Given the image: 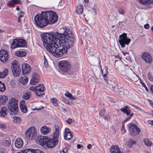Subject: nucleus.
<instances>
[{
	"label": "nucleus",
	"mask_w": 153,
	"mask_h": 153,
	"mask_svg": "<svg viewBox=\"0 0 153 153\" xmlns=\"http://www.w3.org/2000/svg\"><path fill=\"white\" fill-rule=\"evenodd\" d=\"M144 143H152L150 141L149 139L148 138H145L144 140Z\"/></svg>",
	"instance_id": "nucleus-45"
},
{
	"label": "nucleus",
	"mask_w": 153,
	"mask_h": 153,
	"mask_svg": "<svg viewBox=\"0 0 153 153\" xmlns=\"http://www.w3.org/2000/svg\"><path fill=\"white\" fill-rule=\"evenodd\" d=\"M65 96L68 97H69L70 99L75 100L76 98L73 97L72 94L69 92H67L65 94Z\"/></svg>",
	"instance_id": "nucleus-37"
},
{
	"label": "nucleus",
	"mask_w": 153,
	"mask_h": 153,
	"mask_svg": "<svg viewBox=\"0 0 153 153\" xmlns=\"http://www.w3.org/2000/svg\"><path fill=\"white\" fill-rule=\"evenodd\" d=\"M30 89L32 91H35L36 92V86H32L30 87Z\"/></svg>",
	"instance_id": "nucleus-49"
},
{
	"label": "nucleus",
	"mask_w": 153,
	"mask_h": 153,
	"mask_svg": "<svg viewBox=\"0 0 153 153\" xmlns=\"http://www.w3.org/2000/svg\"><path fill=\"white\" fill-rule=\"evenodd\" d=\"M128 129L130 135L133 137L139 135L140 132V128L133 123L128 124Z\"/></svg>",
	"instance_id": "nucleus-9"
},
{
	"label": "nucleus",
	"mask_w": 153,
	"mask_h": 153,
	"mask_svg": "<svg viewBox=\"0 0 153 153\" xmlns=\"http://www.w3.org/2000/svg\"><path fill=\"white\" fill-rule=\"evenodd\" d=\"M109 88L111 89L112 88L115 92L118 93L120 96H122L123 94L124 95H126L129 92L128 90H124L123 88H119L118 86L114 82H112L111 84H109Z\"/></svg>",
	"instance_id": "nucleus-6"
},
{
	"label": "nucleus",
	"mask_w": 153,
	"mask_h": 153,
	"mask_svg": "<svg viewBox=\"0 0 153 153\" xmlns=\"http://www.w3.org/2000/svg\"><path fill=\"white\" fill-rule=\"evenodd\" d=\"M118 12L120 14L123 15L125 14V11L122 9L119 10Z\"/></svg>",
	"instance_id": "nucleus-46"
},
{
	"label": "nucleus",
	"mask_w": 153,
	"mask_h": 153,
	"mask_svg": "<svg viewBox=\"0 0 153 153\" xmlns=\"http://www.w3.org/2000/svg\"><path fill=\"white\" fill-rule=\"evenodd\" d=\"M8 107L10 114H17L18 112V102L15 98H12L10 100Z\"/></svg>",
	"instance_id": "nucleus-5"
},
{
	"label": "nucleus",
	"mask_w": 153,
	"mask_h": 153,
	"mask_svg": "<svg viewBox=\"0 0 153 153\" xmlns=\"http://www.w3.org/2000/svg\"><path fill=\"white\" fill-rule=\"evenodd\" d=\"M105 112V109H103L101 110L100 111L99 114L100 116L103 117L104 116V114Z\"/></svg>",
	"instance_id": "nucleus-44"
},
{
	"label": "nucleus",
	"mask_w": 153,
	"mask_h": 153,
	"mask_svg": "<svg viewBox=\"0 0 153 153\" xmlns=\"http://www.w3.org/2000/svg\"><path fill=\"white\" fill-rule=\"evenodd\" d=\"M18 44L19 47H27V43L26 41L24 39H19Z\"/></svg>",
	"instance_id": "nucleus-20"
},
{
	"label": "nucleus",
	"mask_w": 153,
	"mask_h": 153,
	"mask_svg": "<svg viewBox=\"0 0 153 153\" xmlns=\"http://www.w3.org/2000/svg\"><path fill=\"white\" fill-rule=\"evenodd\" d=\"M73 132H71L70 130L68 128L65 129V134L64 135V139L66 140H70L73 137Z\"/></svg>",
	"instance_id": "nucleus-17"
},
{
	"label": "nucleus",
	"mask_w": 153,
	"mask_h": 153,
	"mask_svg": "<svg viewBox=\"0 0 153 153\" xmlns=\"http://www.w3.org/2000/svg\"><path fill=\"white\" fill-rule=\"evenodd\" d=\"M40 131L42 134L45 135L46 134L49 132V129L46 126L42 127L40 129Z\"/></svg>",
	"instance_id": "nucleus-27"
},
{
	"label": "nucleus",
	"mask_w": 153,
	"mask_h": 153,
	"mask_svg": "<svg viewBox=\"0 0 153 153\" xmlns=\"http://www.w3.org/2000/svg\"><path fill=\"white\" fill-rule=\"evenodd\" d=\"M25 101L24 100H21L19 103V105H20V104H21L22 105H25Z\"/></svg>",
	"instance_id": "nucleus-59"
},
{
	"label": "nucleus",
	"mask_w": 153,
	"mask_h": 153,
	"mask_svg": "<svg viewBox=\"0 0 153 153\" xmlns=\"http://www.w3.org/2000/svg\"><path fill=\"white\" fill-rule=\"evenodd\" d=\"M144 28L145 29H148L149 28V25L148 24H146L144 25Z\"/></svg>",
	"instance_id": "nucleus-57"
},
{
	"label": "nucleus",
	"mask_w": 153,
	"mask_h": 153,
	"mask_svg": "<svg viewBox=\"0 0 153 153\" xmlns=\"http://www.w3.org/2000/svg\"><path fill=\"white\" fill-rule=\"evenodd\" d=\"M66 122L69 124H70L72 123V120L71 118H69L68 120H66Z\"/></svg>",
	"instance_id": "nucleus-50"
},
{
	"label": "nucleus",
	"mask_w": 153,
	"mask_h": 153,
	"mask_svg": "<svg viewBox=\"0 0 153 153\" xmlns=\"http://www.w3.org/2000/svg\"><path fill=\"white\" fill-rule=\"evenodd\" d=\"M148 122L149 124L153 125V120H149L148 121Z\"/></svg>",
	"instance_id": "nucleus-63"
},
{
	"label": "nucleus",
	"mask_w": 153,
	"mask_h": 153,
	"mask_svg": "<svg viewBox=\"0 0 153 153\" xmlns=\"http://www.w3.org/2000/svg\"><path fill=\"white\" fill-rule=\"evenodd\" d=\"M45 90V87L44 85L42 84H39L38 86H36V95L40 97H42L45 95L44 91Z\"/></svg>",
	"instance_id": "nucleus-12"
},
{
	"label": "nucleus",
	"mask_w": 153,
	"mask_h": 153,
	"mask_svg": "<svg viewBox=\"0 0 153 153\" xmlns=\"http://www.w3.org/2000/svg\"><path fill=\"white\" fill-rule=\"evenodd\" d=\"M44 64L46 68H47L48 66V61L44 62Z\"/></svg>",
	"instance_id": "nucleus-60"
},
{
	"label": "nucleus",
	"mask_w": 153,
	"mask_h": 153,
	"mask_svg": "<svg viewBox=\"0 0 153 153\" xmlns=\"http://www.w3.org/2000/svg\"><path fill=\"white\" fill-rule=\"evenodd\" d=\"M6 90V87L4 83L0 81V91L1 92H4Z\"/></svg>",
	"instance_id": "nucleus-35"
},
{
	"label": "nucleus",
	"mask_w": 153,
	"mask_h": 153,
	"mask_svg": "<svg viewBox=\"0 0 153 153\" xmlns=\"http://www.w3.org/2000/svg\"><path fill=\"white\" fill-rule=\"evenodd\" d=\"M40 77L39 74L34 72L33 73L32 77L30 81V84L31 85H35L39 82Z\"/></svg>",
	"instance_id": "nucleus-13"
},
{
	"label": "nucleus",
	"mask_w": 153,
	"mask_h": 153,
	"mask_svg": "<svg viewBox=\"0 0 153 153\" xmlns=\"http://www.w3.org/2000/svg\"><path fill=\"white\" fill-rule=\"evenodd\" d=\"M20 109L21 111L23 113H26L27 111V109L26 105L20 104L19 105Z\"/></svg>",
	"instance_id": "nucleus-32"
},
{
	"label": "nucleus",
	"mask_w": 153,
	"mask_h": 153,
	"mask_svg": "<svg viewBox=\"0 0 153 153\" xmlns=\"http://www.w3.org/2000/svg\"><path fill=\"white\" fill-rule=\"evenodd\" d=\"M12 71L13 75L15 76H18L21 73L20 67L12 69Z\"/></svg>",
	"instance_id": "nucleus-23"
},
{
	"label": "nucleus",
	"mask_w": 153,
	"mask_h": 153,
	"mask_svg": "<svg viewBox=\"0 0 153 153\" xmlns=\"http://www.w3.org/2000/svg\"><path fill=\"white\" fill-rule=\"evenodd\" d=\"M42 146L45 147L46 149L48 148H51L54 146L56 145V144H40Z\"/></svg>",
	"instance_id": "nucleus-34"
},
{
	"label": "nucleus",
	"mask_w": 153,
	"mask_h": 153,
	"mask_svg": "<svg viewBox=\"0 0 153 153\" xmlns=\"http://www.w3.org/2000/svg\"><path fill=\"white\" fill-rule=\"evenodd\" d=\"M2 72H3L4 75V76H5V77L7 75V73L8 72V70L7 68H5L4 70Z\"/></svg>",
	"instance_id": "nucleus-47"
},
{
	"label": "nucleus",
	"mask_w": 153,
	"mask_h": 153,
	"mask_svg": "<svg viewBox=\"0 0 153 153\" xmlns=\"http://www.w3.org/2000/svg\"><path fill=\"white\" fill-rule=\"evenodd\" d=\"M132 105L134 106L136 109H138L139 110H140V109H141L140 107L137 106L136 105L132 104Z\"/></svg>",
	"instance_id": "nucleus-56"
},
{
	"label": "nucleus",
	"mask_w": 153,
	"mask_h": 153,
	"mask_svg": "<svg viewBox=\"0 0 153 153\" xmlns=\"http://www.w3.org/2000/svg\"><path fill=\"white\" fill-rule=\"evenodd\" d=\"M12 65L11 66L12 69H15V68L20 67L19 66V64L18 62L16 60L13 61L12 62Z\"/></svg>",
	"instance_id": "nucleus-33"
},
{
	"label": "nucleus",
	"mask_w": 153,
	"mask_h": 153,
	"mask_svg": "<svg viewBox=\"0 0 153 153\" xmlns=\"http://www.w3.org/2000/svg\"><path fill=\"white\" fill-rule=\"evenodd\" d=\"M10 84L12 85L13 86H15L16 85V83H15V82H14L13 80L11 81Z\"/></svg>",
	"instance_id": "nucleus-64"
},
{
	"label": "nucleus",
	"mask_w": 153,
	"mask_h": 153,
	"mask_svg": "<svg viewBox=\"0 0 153 153\" xmlns=\"http://www.w3.org/2000/svg\"><path fill=\"white\" fill-rule=\"evenodd\" d=\"M14 145L16 148H20L22 147L23 144H14Z\"/></svg>",
	"instance_id": "nucleus-48"
},
{
	"label": "nucleus",
	"mask_w": 153,
	"mask_h": 153,
	"mask_svg": "<svg viewBox=\"0 0 153 153\" xmlns=\"http://www.w3.org/2000/svg\"><path fill=\"white\" fill-rule=\"evenodd\" d=\"M140 3L143 5L147 4L148 3H153V0H137Z\"/></svg>",
	"instance_id": "nucleus-30"
},
{
	"label": "nucleus",
	"mask_w": 153,
	"mask_h": 153,
	"mask_svg": "<svg viewBox=\"0 0 153 153\" xmlns=\"http://www.w3.org/2000/svg\"><path fill=\"white\" fill-rule=\"evenodd\" d=\"M24 15V13L22 11H21L19 12V17H23Z\"/></svg>",
	"instance_id": "nucleus-53"
},
{
	"label": "nucleus",
	"mask_w": 153,
	"mask_h": 153,
	"mask_svg": "<svg viewBox=\"0 0 153 153\" xmlns=\"http://www.w3.org/2000/svg\"><path fill=\"white\" fill-rule=\"evenodd\" d=\"M83 7L82 5L79 4L77 6L76 9V12L78 14H81L83 11Z\"/></svg>",
	"instance_id": "nucleus-26"
},
{
	"label": "nucleus",
	"mask_w": 153,
	"mask_h": 153,
	"mask_svg": "<svg viewBox=\"0 0 153 153\" xmlns=\"http://www.w3.org/2000/svg\"><path fill=\"white\" fill-rule=\"evenodd\" d=\"M125 74L126 76L128 77L130 79L132 77V75L134 74V73L131 69H126L125 71Z\"/></svg>",
	"instance_id": "nucleus-24"
},
{
	"label": "nucleus",
	"mask_w": 153,
	"mask_h": 153,
	"mask_svg": "<svg viewBox=\"0 0 153 153\" xmlns=\"http://www.w3.org/2000/svg\"><path fill=\"white\" fill-rule=\"evenodd\" d=\"M101 68V73L102 74V75L103 78L104 80L106 81V83L108 84V77L107 76V75H105V74H103V71H102V69L100 66Z\"/></svg>",
	"instance_id": "nucleus-38"
},
{
	"label": "nucleus",
	"mask_w": 153,
	"mask_h": 153,
	"mask_svg": "<svg viewBox=\"0 0 153 153\" xmlns=\"http://www.w3.org/2000/svg\"><path fill=\"white\" fill-rule=\"evenodd\" d=\"M55 131L50 138L46 136H36L37 133L34 127H31L27 130L25 133V137L29 140H34L37 143H58L59 135L58 125L55 126Z\"/></svg>",
	"instance_id": "nucleus-1"
},
{
	"label": "nucleus",
	"mask_w": 153,
	"mask_h": 153,
	"mask_svg": "<svg viewBox=\"0 0 153 153\" xmlns=\"http://www.w3.org/2000/svg\"><path fill=\"white\" fill-rule=\"evenodd\" d=\"M13 122L14 123L19 124L21 121V120L19 117L14 116L13 117Z\"/></svg>",
	"instance_id": "nucleus-36"
},
{
	"label": "nucleus",
	"mask_w": 153,
	"mask_h": 153,
	"mask_svg": "<svg viewBox=\"0 0 153 153\" xmlns=\"http://www.w3.org/2000/svg\"><path fill=\"white\" fill-rule=\"evenodd\" d=\"M45 12L47 18L49 20V24H51L56 22L58 17L55 12L49 10L46 11Z\"/></svg>",
	"instance_id": "nucleus-7"
},
{
	"label": "nucleus",
	"mask_w": 153,
	"mask_h": 153,
	"mask_svg": "<svg viewBox=\"0 0 153 153\" xmlns=\"http://www.w3.org/2000/svg\"><path fill=\"white\" fill-rule=\"evenodd\" d=\"M69 30H71L65 27L55 33L51 32L41 34L43 45L46 50H49V48L53 45L54 43H58V42H63L62 39H65V37H67L66 36L68 34L67 33Z\"/></svg>",
	"instance_id": "nucleus-3"
},
{
	"label": "nucleus",
	"mask_w": 153,
	"mask_h": 153,
	"mask_svg": "<svg viewBox=\"0 0 153 153\" xmlns=\"http://www.w3.org/2000/svg\"><path fill=\"white\" fill-rule=\"evenodd\" d=\"M142 59L146 63H150L152 61V57L151 55L147 52H145L141 55Z\"/></svg>",
	"instance_id": "nucleus-14"
},
{
	"label": "nucleus",
	"mask_w": 153,
	"mask_h": 153,
	"mask_svg": "<svg viewBox=\"0 0 153 153\" xmlns=\"http://www.w3.org/2000/svg\"><path fill=\"white\" fill-rule=\"evenodd\" d=\"M19 142V143H23L22 140L20 138H17L15 140L14 143H17Z\"/></svg>",
	"instance_id": "nucleus-41"
},
{
	"label": "nucleus",
	"mask_w": 153,
	"mask_h": 153,
	"mask_svg": "<svg viewBox=\"0 0 153 153\" xmlns=\"http://www.w3.org/2000/svg\"><path fill=\"white\" fill-rule=\"evenodd\" d=\"M141 83L142 85L145 88L146 90L148 92L149 91V90L148 89L147 87L144 84V82H141Z\"/></svg>",
	"instance_id": "nucleus-52"
},
{
	"label": "nucleus",
	"mask_w": 153,
	"mask_h": 153,
	"mask_svg": "<svg viewBox=\"0 0 153 153\" xmlns=\"http://www.w3.org/2000/svg\"><path fill=\"white\" fill-rule=\"evenodd\" d=\"M68 31L67 33L68 34L66 36L67 37H65V39H62L63 42H58L60 45L61 44H63L62 47H59L58 44L55 43L49 48V50H47L51 53L53 56L57 57H61L64 54L66 53L68 49L73 46L75 38L71 30Z\"/></svg>",
	"instance_id": "nucleus-2"
},
{
	"label": "nucleus",
	"mask_w": 153,
	"mask_h": 153,
	"mask_svg": "<svg viewBox=\"0 0 153 153\" xmlns=\"http://www.w3.org/2000/svg\"><path fill=\"white\" fill-rule=\"evenodd\" d=\"M6 128V126L5 124H0V128L4 129L5 128Z\"/></svg>",
	"instance_id": "nucleus-54"
},
{
	"label": "nucleus",
	"mask_w": 153,
	"mask_h": 153,
	"mask_svg": "<svg viewBox=\"0 0 153 153\" xmlns=\"http://www.w3.org/2000/svg\"><path fill=\"white\" fill-rule=\"evenodd\" d=\"M14 1L13 0H11V1H9L7 5L11 7H14L15 4Z\"/></svg>",
	"instance_id": "nucleus-39"
},
{
	"label": "nucleus",
	"mask_w": 153,
	"mask_h": 153,
	"mask_svg": "<svg viewBox=\"0 0 153 153\" xmlns=\"http://www.w3.org/2000/svg\"><path fill=\"white\" fill-rule=\"evenodd\" d=\"M103 71V74H105V75H107L108 74V68L107 66L105 67L103 70H102Z\"/></svg>",
	"instance_id": "nucleus-42"
},
{
	"label": "nucleus",
	"mask_w": 153,
	"mask_h": 153,
	"mask_svg": "<svg viewBox=\"0 0 153 153\" xmlns=\"http://www.w3.org/2000/svg\"><path fill=\"white\" fill-rule=\"evenodd\" d=\"M57 100L54 98H53L52 99L51 102L53 104L54 106H58V104L57 103Z\"/></svg>",
	"instance_id": "nucleus-40"
},
{
	"label": "nucleus",
	"mask_w": 153,
	"mask_h": 153,
	"mask_svg": "<svg viewBox=\"0 0 153 153\" xmlns=\"http://www.w3.org/2000/svg\"><path fill=\"white\" fill-rule=\"evenodd\" d=\"M19 39H15L13 40L12 42L11 45V48L14 49L16 48L19 47L18 44Z\"/></svg>",
	"instance_id": "nucleus-22"
},
{
	"label": "nucleus",
	"mask_w": 153,
	"mask_h": 153,
	"mask_svg": "<svg viewBox=\"0 0 153 153\" xmlns=\"http://www.w3.org/2000/svg\"><path fill=\"white\" fill-rule=\"evenodd\" d=\"M6 111V110L5 108L2 107L0 111V116L4 117H6L7 115Z\"/></svg>",
	"instance_id": "nucleus-31"
},
{
	"label": "nucleus",
	"mask_w": 153,
	"mask_h": 153,
	"mask_svg": "<svg viewBox=\"0 0 153 153\" xmlns=\"http://www.w3.org/2000/svg\"><path fill=\"white\" fill-rule=\"evenodd\" d=\"M26 52L25 51H17L15 53V55L17 56L23 57L26 55Z\"/></svg>",
	"instance_id": "nucleus-29"
},
{
	"label": "nucleus",
	"mask_w": 153,
	"mask_h": 153,
	"mask_svg": "<svg viewBox=\"0 0 153 153\" xmlns=\"http://www.w3.org/2000/svg\"><path fill=\"white\" fill-rule=\"evenodd\" d=\"M58 65L59 69L63 72H67L69 71L71 67V65L67 61H59Z\"/></svg>",
	"instance_id": "nucleus-10"
},
{
	"label": "nucleus",
	"mask_w": 153,
	"mask_h": 153,
	"mask_svg": "<svg viewBox=\"0 0 153 153\" xmlns=\"http://www.w3.org/2000/svg\"><path fill=\"white\" fill-rule=\"evenodd\" d=\"M9 54L7 51L5 50L1 49L0 51V60L4 63L8 61Z\"/></svg>",
	"instance_id": "nucleus-11"
},
{
	"label": "nucleus",
	"mask_w": 153,
	"mask_h": 153,
	"mask_svg": "<svg viewBox=\"0 0 153 153\" xmlns=\"http://www.w3.org/2000/svg\"><path fill=\"white\" fill-rule=\"evenodd\" d=\"M148 77L149 80L152 82H153V76L150 72L148 73Z\"/></svg>",
	"instance_id": "nucleus-43"
},
{
	"label": "nucleus",
	"mask_w": 153,
	"mask_h": 153,
	"mask_svg": "<svg viewBox=\"0 0 153 153\" xmlns=\"http://www.w3.org/2000/svg\"><path fill=\"white\" fill-rule=\"evenodd\" d=\"M109 151L110 153H123L121 151L119 146L114 145L110 148Z\"/></svg>",
	"instance_id": "nucleus-18"
},
{
	"label": "nucleus",
	"mask_w": 153,
	"mask_h": 153,
	"mask_svg": "<svg viewBox=\"0 0 153 153\" xmlns=\"http://www.w3.org/2000/svg\"><path fill=\"white\" fill-rule=\"evenodd\" d=\"M125 145L128 148H131L132 146V144H125Z\"/></svg>",
	"instance_id": "nucleus-58"
},
{
	"label": "nucleus",
	"mask_w": 153,
	"mask_h": 153,
	"mask_svg": "<svg viewBox=\"0 0 153 153\" xmlns=\"http://www.w3.org/2000/svg\"><path fill=\"white\" fill-rule=\"evenodd\" d=\"M129 108L130 107L127 105L124 106L120 109V110L122 112L128 116L130 115L131 111Z\"/></svg>",
	"instance_id": "nucleus-19"
},
{
	"label": "nucleus",
	"mask_w": 153,
	"mask_h": 153,
	"mask_svg": "<svg viewBox=\"0 0 153 153\" xmlns=\"http://www.w3.org/2000/svg\"><path fill=\"white\" fill-rule=\"evenodd\" d=\"M3 74V72H0V78L3 79L5 77V76Z\"/></svg>",
	"instance_id": "nucleus-55"
},
{
	"label": "nucleus",
	"mask_w": 153,
	"mask_h": 153,
	"mask_svg": "<svg viewBox=\"0 0 153 153\" xmlns=\"http://www.w3.org/2000/svg\"><path fill=\"white\" fill-rule=\"evenodd\" d=\"M31 95L30 92H28L23 94L22 96V98L25 100L30 99Z\"/></svg>",
	"instance_id": "nucleus-28"
},
{
	"label": "nucleus",
	"mask_w": 153,
	"mask_h": 153,
	"mask_svg": "<svg viewBox=\"0 0 153 153\" xmlns=\"http://www.w3.org/2000/svg\"><path fill=\"white\" fill-rule=\"evenodd\" d=\"M64 102L66 104H69L70 103L67 100L65 99H63Z\"/></svg>",
	"instance_id": "nucleus-62"
},
{
	"label": "nucleus",
	"mask_w": 153,
	"mask_h": 153,
	"mask_svg": "<svg viewBox=\"0 0 153 153\" xmlns=\"http://www.w3.org/2000/svg\"><path fill=\"white\" fill-rule=\"evenodd\" d=\"M17 153H44V152L39 149H26L22 150L20 152H18Z\"/></svg>",
	"instance_id": "nucleus-16"
},
{
	"label": "nucleus",
	"mask_w": 153,
	"mask_h": 153,
	"mask_svg": "<svg viewBox=\"0 0 153 153\" xmlns=\"http://www.w3.org/2000/svg\"><path fill=\"white\" fill-rule=\"evenodd\" d=\"M129 143H136V141L132 139H129L128 141Z\"/></svg>",
	"instance_id": "nucleus-51"
},
{
	"label": "nucleus",
	"mask_w": 153,
	"mask_h": 153,
	"mask_svg": "<svg viewBox=\"0 0 153 153\" xmlns=\"http://www.w3.org/2000/svg\"><path fill=\"white\" fill-rule=\"evenodd\" d=\"M21 66L22 74H23L26 75L30 72L31 68L28 64L24 63L22 64Z\"/></svg>",
	"instance_id": "nucleus-15"
},
{
	"label": "nucleus",
	"mask_w": 153,
	"mask_h": 153,
	"mask_svg": "<svg viewBox=\"0 0 153 153\" xmlns=\"http://www.w3.org/2000/svg\"><path fill=\"white\" fill-rule=\"evenodd\" d=\"M127 34L126 33H123L119 36L120 39L118 41L122 48L125 47V45H128L130 43L131 39L130 38H128L127 36Z\"/></svg>",
	"instance_id": "nucleus-8"
},
{
	"label": "nucleus",
	"mask_w": 153,
	"mask_h": 153,
	"mask_svg": "<svg viewBox=\"0 0 153 153\" xmlns=\"http://www.w3.org/2000/svg\"><path fill=\"white\" fill-rule=\"evenodd\" d=\"M131 118L129 117H128L126 118L123 121V123H125L128 120H129Z\"/></svg>",
	"instance_id": "nucleus-61"
},
{
	"label": "nucleus",
	"mask_w": 153,
	"mask_h": 153,
	"mask_svg": "<svg viewBox=\"0 0 153 153\" xmlns=\"http://www.w3.org/2000/svg\"><path fill=\"white\" fill-rule=\"evenodd\" d=\"M28 77L26 76L21 77L19 80V82L23 85H25L28 82Z\"/></svg>",
	"instance_id": "nucleus-25"
},
{
	"label": "nucleus",
	"mask_w": 153,
	"mask_h": 153,
	"mask_svg": "<svg viewBox=\"0 0 153 153\" xmlns=\"http://www.w3.org/2000/svg\"><path fill=\"white\" fill-rule=\"evenodd\" d=\"M34 21L36 25L39 27L43 28L49 24L45 11H42L40 15L37 14L34 17Z\"/></svg>",
	"instance_id": "nucleus-4"
},
{
	"label": "nucleus",
	"mask_w": 153,
	"mask_h": 153,
	"mask_svg": "<svg viewBox=\"0 0 153 153\" xmlns=\"http://www.w3.org/2000/svg\"><path fill=\"white\" fill-rule=\"evenodd\" d=\"M8 98L7 96L0 95V105L4 104L7 101Z\"/></svg>",
	"instance_id": "nucleus-21"
}]
</instances>
